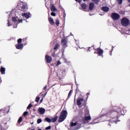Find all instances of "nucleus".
Returning a JSON list of instances; mask_svg holds the SVG:
<instances>
[{
  "label": "nucleus",
  "instance_id": "1",
  "mask_svg": "<svg viewBox=\"0 0 130 130\" xmlns=\"http://www.w3.org/2000/svg\"><path fill=\"white\" fill-rule=\"evenodd\" d=\"M68 115V112L66 110H63L60 113V115L59 117V122H62L63 120L67 118V116Z\"/></svg>",
  "mask_w": 130,
  "mask_h": 130
},
{
  "label": "nucleus",
  "instance_id": "2",
  "mask_svg": "<svg viewBox=\"0 0 130 130\" xmlns=\"http://www.w3.org/2000/svg\"><path fill=\"white\" fill-rule=\"evenodd\" d=\"M121 24L124 27H126L129 25V20L127 18L124 17L121 19Z\"/></svg>",
  "mask_w": 130,
  "mask_h": 130
},
{
  "label": "nucleus",
  "instance_id": "3",
  "mask_svg": "<svg viewBox=\"0 0 130 130\" xmlns=\"http://www.w3.org/2000/svg\"><path fill=\"white\" fill-rule=\"evenodd\" d=\"M18 6L20 7L21 11H23V12L26 11V10L28 9L27 8V4H24V3L23 2H20V3H19Z\"/></svg>",
  "mask_w": 130,
  "mask_h": 130
},
{
  "label": "nucleus",
  "instance_id": "4",
  "mask_svg": "<svg viewBox=\"0 0 130 130\" xmlns=\"http://www.w3.org/2000/svg\"><path fill=\"white\" fill-rule=\"evenodd\" d=\"M24 20V18H22L21 17H20V18H18L16 17H12V20L13 21V22H17L18 23H23Z\"/></svg>",
  "mask_w": 130,
  "mask_h": 130
},
{
  "label": "nucleus",
  "instance_id": "5",
  "mask_svg": "<svg viewBox=\"0 0 130 130\" xmlns=\"http://www.w3.org/2000/svg\"><path fill=\"white\" fill-rule=\"evenodd\" d=\"M30 16H31V14L29 12L21 13V17H23L22 18L24 19V20H25V19H29Z\"/></svg>",
  "mask_w": 130,
  "mask_h": 130
},
{
  "label": "nucleus",
  "instance_id": "6",
  "mask_svg": "<svg viewBox=\"0 0 130 130\" xmlns=\"http://www.w3.org/2000/svg\"><path fill=\"white\" fill-rule=\"evenodd\" d=\"M120 17V16H119L117 13H113L112 15V18L113 20H115V21H116V20H118Z\"/></svg>",
  "mask_w": 130,
  "mask_h": 130
},
{
  "label": "nucleus",
  "instance_id": "7",
  "mask_svg": "<svg viewBox=\"0 0 130 130\" xmlns=\"http://www.w3.org/2000/svg\"><path fill=\"white\" fill-rule=\"evenodd\" d=\"M91 116H85L83 121L84 123H88L90 120H91Z\"/></svg>",
  "mask_w": 130,
  "mask_h": 130
},
{
  "label": "nucleus",
  "instance_id": "8",
  "mask_svg": "<svg viewBox=\"0 0 130 130\" xmlns=\"http://www.w3.org/2000/svg\"><path fill=\"white\" fill-rule=\"evenodd\" d=\"M38 111L40 114L43 115L45 113V109L40 107L38 108Z\"/></svg>",
  "mask_w": 130,
  "mask_h": 130
},
{
  "label": "nucleus",
  "instance_id": "9",
  "mask_svg": "<svg viewBox=\"0 0 130 130\" xmlns=\"http://www.w3.org/2000/svg\"><path fill=\"white\" fill-rule=\"evenodd\" d=\"M45 58L48 63H50L51 61H52V58H51V57L49 56L48 55H46Z\"/></svg>",
  "mask_w": 130,
  "mask_h": 130
},
{
  "label": "nucleus",
  "instance_id": "10",
  "mask_svg": "<svg viewBox=\"0 0 130 130\" xmlns=\"http://www.w3.org/2000/svg\"><path fill=\"white\" fill-rule=\"evenodd\" d=\"M23 44H16L15 45L16 46V48H17V49H23Z\"/></svg>",
  "mask_w": 130,
  "mask_h": 130
},
{
  "label": "nucleus",
  "instance_id": "11",
  "mask_svg": "<svg viewBox=\"0 0 130 130\" xmlns=\"http://www.w3.org/2000/svg\"><path fill=\"white\" fill-rule=\"evenodd\" d=\"M96 51L98 52V54H99V55H103V50H102L100 48H98L96 49Z\"/></svg>",
  "mask_w": 130,
  "mask_h": 130
},
{
  "label": "nucleus",
  "instance_id": "12",
  "mask_svg": "<svg viewBox=\"0 0 130 130\" xmlns=\"http://www.w3.org/2000/svg\"><path fill=\"white\" fill-rule=\"evenodd\" d=\"M0 71L2 73V75H5V74H6V68L2 66L1 68Z\"/></svg>",
  "mask_w": 130,
  "mask_h": 130
},
{
  "label": "nucleus",
  "instance_id": "13",
  "mask_svg": "<svg viewBox=\"0 0 130 130\" xmlns=\"http://www.w3.org/2000/svg\"><path fill=\"white\" fill-rule=\"evenodd\" d=\"M84 101V100L83 99H79L77 101V105L80 106V105H82V102Z\"/></svg>",
  "mask_w": 130,
  "mask_h": 130
},
{
  "label": "nucleus",
  "instance_id": "14",
  "mask_svg": "<svg viewBox=\"0 0 130 130\" xmlns=\"http://www.w3.org/2000/svg\"><path fill=\"white\" fill-rule=\"evenodd\" d=\"M49 22L50 25H54V21L53 20V18L51 17L49 18Z\"/></svg>",
  "mask_w": 130,
  "mask_h": 130
},
{
  "label": "nucleus",
  "instance_id": "15",
  "mask_svg": "<svg viewBox=\"0 0 130 130\" xmlns=\"http://www.w3.org/2000/svg\"><path fill=\"white\" fill-rule=\"evenodd\" d=\"M117 117H118V116L116 115V117L112 118L111 120L112 122H116V123H117L116 121H117Z\"/></svg>",
  "mask_w": 130,
  "mask_h": 130
},
{
  "label": "nucleus",
  "instance_id": "16",
  "mask_svg": "<svg viewBox=\"0 0 130 130\" xmlns=\"http://www.w3.org/2000/svg\"><path fill=\"white\" fill-rule=\"evenodd\" d=\"M81 7L83 11H86V10H87V5H86L85 4H82L81 5Z\"/></svg>",
  "mask_w": 130,
  "mask_h": 130
},
{
  "label": "nucleus",
  "instance_id": "17",
  "mask_svg": "<svg viewBox=\"0 0 130 130\" xmlns=\"http://www.w3.org/2000/svg\"><path fill=\"white\" fill-rule=\"evenodd\" d=\"M51 11L52 12H56V8H55V7H54V5H51Z\"/></svg>",
  "mask_w": 130,
  "mask_h": 130
},
{
  "label": "nucleus",
  "instance_id": "18",
  "mask_svg": "<svg viewBox=\"0 0 130 130\" xmlns=\"http://www.w3.org/2000/svg\"><path fill=\"white\" fill-rule=\"evenodd\" d=\"M102 10L104 11V12H108L109 11V8L107 7H104L102 8Z\"/></svg>",
  "mask_w": 130,
  "mask_h": 130
},
{
  "label": "nucleus",
  "instance_id": "19",
  "mask_svg": "<svg viewBox=\"0 0 130 130\" xmlns=\"http://www.w3.org/2000/svg\"><path fill=\"white\" fill-rule=\"evenodd\" d=\"M61 42L62 45H63L64 46H66V45H67V40H66V39H62Z\"/></svg>",
  "mask_w": 130,
  "mask_h": 130
},
{
  "label": "nucleus",
  "instance_id": "20",
  "mask_svg": "<svg viewBox=\"0 0 130 130\" xmlns=\"http://www.w3.org/2000/svg\"><path fill=\"white\" fill-rule=\"evenodd\" d=\"M93 8H94V4L91 3L89 4V10H90L91 11Z\"/></svg>",
  "mask_w": 130,
  "mask_h": 130
},
{
  "label": "nucleus",
  "instance_id": "21",
  "mask_svg": "<svg viewBox=\"0 0 130 130\" xmlns=\"http://www.w3.org/2000/svg\"><path fill=\"white\" fill-rule=\"evenodd\" d=\"M57 118H58V117L57 116H56L54 118H52L51 119L52 122H55V121H56V120H57Z\"/></svg>",
  "mask_w": 130,
  "mask_h": 130
},
{
  "label": "nucleus",
  "instance_id": "22",
  "mask_svg": "<svg viewBox=\"0 0 130 130\" xmlns=\"http://www.w3.org/2000/svg\"><path fill=\"white\" fill-rule=\"evenodd\" d=\"M76 125H77V122H75V123H73V122H72L71 123V127H73V126H76Z\"/></svg>",
  "mask_w": 130,
  "mask_h": 130
},
{
  "label": "nucleus",
  "instance_id": "23",
  "mask_svg": "<svg viewBox=\"0 0 130 130\" xmlns=\"http://www.w3.org/2000/svg\"><path fill=\"white\" fill-rule=\"evenodd\" d=\"M45 120H46L47 121V122H52V120L49 118H46Z\"/></svg>",
  "mask_w": 130,
  "mask_h": 130
},
{
  "label": "nucleus",
  "instance_id": "24",
  "mask_svg": "<svg viewBox=\"0 0 130 130\" xmlns=\"http://www.w3.org/2000/svg\"><path fill=\"white\" fill-rule=\"evenodd\" d=\"M55 24L57 26H58L59 25V20L58 19L56 20Z\"/></svg>",
  "mask_w": 130,
  "mask_h": 130
},
{
  "label": "nucleus",
  "instance_id": "25",
  "mask_svg": "<svg viewBox=\"0 0 130 130\" xmlns=\"http://www.w3.org/2000/svg\"><path fill=\"white\" fill-rule=\"evenodd\" d=\"M18 44H21L22 43V39H19L17 41Z\"/></svg>",
  "mask_w": 130,
  "mask_h": 130
},
{
  "label": "nucleus",
  "instance_id": "26",
  "mask_svg": "<svg viewBox=\"0 0 130 130\" xmlns=\"http://www.w3.org/2000/svg\"><path fill=\"white\" fill-rule=\"evenodd\" d=\"M22 120H23V119L22 118V117H20L18 120V122L20 123V122H22Z\"/></svg>",
  "mask_w": 130,
  "mask_h": 130
},
{
  "label": "nucleus",
  "instance_id": "27",
  "mask_svg": "<svg viewBox=\"0 0 130 130\" xmlns=\"http://www.w3.org/2000/svg\"><path fill=\"white\" fill-rule=\"evenodd\" d=\"M59 45H58V44H56L54 48V49H57V48L58 47Z\"/></svg>",
  "mask_w": 130,
  "mask_h": 130
},
{
  "label": "nucleus",
  "instance_id": "28",
  "mask_svg": "<svg viewBox=\"0 0 130 130\" xmlns=\"http://www.w3.org/2000/svg\"><path fill=\"white\" fill-rule=\"evenodd\" d=\"M41 122H42V120H41V119H38L37 120V123H41Z\"/></svg>",
  "mask_w": 130,
  "mask_h": 130
},
{
  "label": "nucleus",
  "instance_id": "29",
  "mask_svg": "<svg viewBox=\"0 0 130 130\" xmlns=\"http://www.w3.org/2000/svg\"><path fill=\"white\" fill-rule=\"evenodd\" d=\"M118 4H119V5L122 4V0H117Z\"/></svg>",
  "mask_w": 130,
  "mask_h": 130
},
{
  "label": "nucleus",
  "instance_id": "30",
  "mask_svg": "<svg viewBox=\"0 0 130 130\" xmlns=\"http://www.w3.org/2000/svg\"><path fill=\"white\" fill-rule=\"evenodd\" d=\"M39 100H40V98L37 97L36 99V102H39Z\"/></svg>",
  "mask_w": 130,
  "mask_h": 130
},
{
  "label": "nucleus",
  "instance_id": "31",
  "mask_svg": "<svg viewBox=\"0 0 130 130\" xmlns=\"http://www.w3.org/2000/svg\"><path fill=\"white\" fill-rule=\"evenodd\" d=\"M76 1V2H78V3H81V2H82V0H75ZM83 2H87V1H88V0H83Z\"/></svg>",
  "mask_w": 130,
  "mask_h": 130
},
{
  "label": "nucleus",
  "instance_id": "32",
  "mask_svg": "<svg viewBox=\"0 0 130 130\" xmlns=\"http://www.w3.org/2000/svg\"><path fill=\"white\" fill-rule=\"evenodd\" d=\"M60 64H61V62H60V61H57L56 66H59Z\"/></svg>",
  "mask_w": 130,
  "mask_h": 130
},
{
  "label": "nucleus",
  "instance_id": "33",
  "mask_svg": "<svg viewBox=\"0 0 130 130\" xmlns=\"http://www.w3.org/2000/svg\"><path fill=\"white\" fill-rule=\"evenodd\" d=\"M51 16H53V17H55V16H56L55 13H54L53 12H51Z\"/></svg>",
  "mask_w": 130,
  "mask_h": 130
},
{
  "label": "nucleus",
  "instance_id": "34",
  "mask_svg": "<svg viewBox=\"0 0 130 130\" xmlns=\"http://www.w3.org/2000/svg\"><path fill=\"white\" fill-rule=\"evenodd\" d=\"M31 106H32V105L30 104H29L28 106V107H27V109H30V108H31Z\"/></svg>",
  "mask_w": 130,
  "mask_h": 130
},
{
  "label": "nucleus",
  "instance_id": "35",
  "mask_svg": "<svg viewBox=\"0 0 130 130\" xmlns=\"http://www.w3.org/2000/svg\"><path fill=\"white\" fill-rule=\"evenodd\" d=\"M126 34H129L130 35V28H128V30L127 31Z\"/></svg>",
  "mask_w": 130,
  "mask_h": 130
},
{
  "label": "nucleus",
  "instance_id": "36",
  "mask_svg": "<svg viewBox=\"0 0 130 130\" xmlns=\"http://www.w3.org/2000/svg\"><path fill=\"white\" fill-rule=\"evenodd\" d=\"M27 114H28V112H24L23 113L24 116H26V115H27Z\"/></svg>",
  "mask_w": 130,
  "mask_h": 130
},
{
  "label": "nucleus",
  "instance_id": "37",
  "mask_svg": "<svg viewBox=\"0 0 130 130\" xmlns=\"http://www.w3.org/2000/svg\"><path fill=\"white\" fill-rule=\"evenodd\" d=\"M72 90H70V91L69 92V94H68L69 97H70V96H71V95H72Z\"/></svg>",
  "mask_w": 130,
  "mask_h": 130
},
{
  "label": "nucleus",
  "instance_id": "38",
  "mask_svg": "<svg viewBox=\"0 0 130 130\" xmlns=\"http://www.w3.org/2000/svg\"><path fill=\"white\" fill-rule=\"evenodd\" d=\"M105 114L106 115H107V114H109V115H110V114H111V112H106V113H105Z\"/></svg>",
  "mask_w": 130,
  "mask_h": 130
},
{
  "label": "nucleus",
  "instance_id": "39",
  "mask_svg": "<svg viewBox=\"0 0 130 130\" xmlns=\"http://www.w3.org/2000/svg\"><path fill=\"white\" fill-rule=\"evenodd\" d=\"M50 128H51V126H50L46 127V129H50Z\"/></svg>",
  "mask_w": 130,
  "mask_h": 130
},
{
  "label": "nucleus",
  "instance_id": "40",
  "mask_svg": "<svg viewBox=\"0 0 130 130\" xmlns=\"http://www.w3.org/2000/svg\"><path fill=\"white\" fill-rule=\"evenodd\" d=\"M8 27H10V26H11L12 24H10V21H9V20H8Z\"/></svg>",
  "mask_w": 130,
  "mask_h": 130
},
{
  "label": "nucleus",
  "instance_id": "41",
  "mask_svg": "<svg viewBox=\"0 0 130 130\" xmlns=\"http://www.w3.org/2000/svg\"><path fill=\"white\" fill-rule=\"evenodd\" d=\"M52 56L53 57H54L55 56V52L53 53V54H52Z\"/></svg>",
  "mask_w": 130,
  "mask_h": 130
},
{
  "label": "nucleus",
  "instance_id": "42",
  "mask_svg": "<svg viewBox=\"0 0 130 130\" xmlns=\"http://www.w3.org/2000/svg\"><path fill=\"white\" fill-rule=\"evenodd\" d=\"M17 27H18V25L17 24L13 25V27L14 28H17Z\"/></svg>",
  "mask_w": 130,
  "mask_h": 130
},
{
  "label": "nucleus",
  "instance_id": "43",
  "mask_svg": "<svg viewBox=\"0 0 130 130\" xmlns=\"http://www.w3.org/2000/svg\"><path fill=\"white\" fill-rule=\"evenodd\" d=\"M46 88H47V86H45L44 87V90H46Z\"/></svg>",
  "mask_w": 130,
  "mask_h": 130
},
{
  "label": "nucleus",
  "instance_id": "44",
  "mask_svg": "<svg viewBox=\"0 0 130 130\" xmlns=\"http://www.w3.org/2000/svg\"><path fill=\"white\" fill-rule=\"evenodd\" d=\"M86 95H87V97L89 96V95H90V93H87V94H86Z\"/></svg>",
  "mask_w": 130,
  "mask_h": 130
},
{
  "label": "nucleus",
  "instance_id": "45",
  "mask_svg": "<svg viewBox=\"0 0 130 130\" xmlns=\"http://www.w3.org/2000/svg\"><path fill=\"white\" fill-rule=\"evenodd\" d=\"M42 101H43V99H42L40 101V102H42Z\"/></svg>",
  "mask_w": 130,
  "mask_h": 130
},
{
  "label": "nucleus",
  "instance_id": "46",
  "mask_svg": "<svg viewBox=\"0 0 130 130\" xmlns=\"http://www.w3.org/2000/svg\"><path fill=\"white\" fill-rule=\"evenodd\" d=\"M117 112H115L114 113H113V114H117Z\"/></svg>",
  "mask_w": 130,
  "mask_h": 130
},
{
  "label": "nucleus",
  "instance_id": "47",
  "mask_svg": "<svg viewBox=\"0 0 130 130\" xmlns=\"http://www.w3.org/2000/svg\"><path fill=\"white\" fill-rule=\"evenodd\" d=\"M0 130H6V129H5L4 128H1L0 129Z\"/></svg>",
  "mask_w": 130,
  "mask_h": 130
},
{
  "label": "nucleus",
  "instance_id": "48",
  "mask_svg": "<svg viewBox=\"0 0 130 130\" xmlns=\"http://www.w3.org/2000/svg\"><path fill=\"white\" fill-rule=\"evenodd\" d=\"M91 123V124H93L94 123V122H92Z\"/></svg>",
  "mask_w": 130,
  "mask_h": 130
},
{
  "label": "nucleus",
  "instance_id": "49",
  "mask_svg": "<svg viewBox=\"0 0 130 130\" xmlns=\"http://www.w3.org/2000/svg\"><path fill=\"white\" fill-rule=\"evenodd\" d=\"M1 82H2V79H0V84Z\"/></svg>",
  "mask_w": 130,
  "mask_h": 130
},
{
  "label": "nucleus",
  "instance_id": "50",
  "mask_svg": "<svg viewBox=\"0 0 130 130\" xmlns=\"http://www.w3.org/2000/svg\"><path fill=\"white\" fill-rule=\"evenodd\" d=\"M46 94H47V92L45 93V96H46Z\"/></svg>",
  "mask_w": 130,
  "mask_h": 130
},
{
  "label": "nucleus",
  "instance_id": "51",
  "mask_svg": "<svg viewBox=\"0 0 130 130\" xmlns=\"http://www.w3.org/2000/svg\"><path fill=\"white\" fill-rule=\"evenodd\" d=\"M128 2L129 3H130V0H128Z\"/></svg>",
  "mask_w": 130,
  "mask_h": 130
},
{
  "label": "nucleus",
  "instance_id": "52",
  "mask_svg": "<svg viewBox=\"0 0 130 130\" xmlns=\"http://www.w3.org/2000/svg\"><path fill=\"white\" fill-rule=\"evenodd\" d=\"M0 111H3V109H2V110H0Z\"/></svg>",
  "mask_w": 130,
  "mask_h": 130
},
{
  "label": "nucleus",
  "instance_id": "53",
  "mask_svg": "<svg viewBox=\"0 0 130 130\" xmlns=\"http://www.w3.org/2000/svg\"><path fill=\"white\" fill-rule=\"evenodd\" d=\"M65 61V62H67V60H65V61Z\"/></svg>",
  "mask_w": 130,
  "mask_h": 130
},
{
  "label": "nucleus",
  "instance_id": "54",
  "mask_svg": "<svg viewBox=\"0 0 130 130\" xmlns=\"http://www.w3.org/2000/svg\"><path fill=\"white\" fill-rule=\"evenodd\" d=\"M95 123H98V122H95Z\"/></svg>",
  "mask_w": 130,
  "mask_h": 130
},
{
  "label": "nucleus",
  "instance_id": "55",
  "mask_svg": "<svg viewBox=\"0 0 130 130\" xmlns=\"http://www.w3.org/2000/svg\"><path fill=\"white\" fill-rule=\"evenodd\" d=\"M102 112H104V111H102Z\"/></svg>",
  "mask_w": 130,
  "mask_h": 130
},
{
  "label": "nucleus",
  "instance_id": "56",
  "mask_svg": "<svg viewBox=\"0 0 130 130\" xmlns=\"http://www.w3.org/2000/svg\"><path fill=\"white\" fill-rule=\"evenodd\" d=\"M9 16H11V14L9 15Z\"/></svg>",
  "mask_w": 130,
  "mask_h": 130
},
{
  "label": "nucleus",
  "instance_id": "57",
  "mask_svg": "<svg viewBox=\"0 0 130 130\" xmlns=\"http://www.w3.org/2000/svg\"><path fill=\"white\" fill-rule=\"evenodd\" d=\"M80 127H78V128H80Z\"/></svg>",
  "mask_w": 130,
  "mask_h": 130
},
{
  "label": "nucleus",
  "instance_id": "58",
  "mask_svg": "<svg viewBox=\"0 0 130 130\" xmlns=\"http://www.w3.org/2000/svg\"><path fill=\"white\" fill-rule=\"evenodd\" d=\"M93 121H95V120H93Z\"/></svg>",
  "mask_w": 130,
  "mask_h": 130
},
{
  "label": "nucleus",
  "instance_id": "59",
  "mask_svg": "<svg viewBox=\"0 0 130 130\" xmlns=\"http://www.w3.org/2000/svg\"><path fill=\"white\" fill-rule=\"evenodd\" d=\"M94 53H96V52H95Z\"/></svg>",
  "mask_w": 130,
  "mask_h": 130
},
{
  "label": "nucleus",
  "instance_id": "60",
  "mask_svg": "<svg viewBox=\"0 0 130 130\" xmlns=\"http://www.w3.org/2000/svg\"><path fill=\"white\" fill-rule=\"evenodd\" d=\"M119 113V114H120V113Z\"/></svg>",
  "mask_w": 130,
  "mask_h": 130
}]
</instances>
